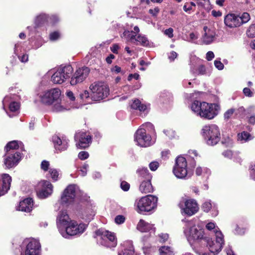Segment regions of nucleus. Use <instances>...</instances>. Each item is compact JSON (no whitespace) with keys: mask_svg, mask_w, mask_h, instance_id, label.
Listing matches in <instances>:
<instances>
[{"mask_svg":"<svg viewBox=\"0 0 255 255\" xmlns=\"http://www.w3.org/2000/svg\"><path fill=\"white\" fill-rule=\"evenodd\" d=\"M76 187L75 185H69L64 190L61 198L62 204L68 205L72 203L76 196Z\"/></svg>","mask_w":255,"mask_h":255,"instance_id":"18","label":"nucleus"},{"mask_svg":"<svg viewBox=\"0 0 255 255\" xmlns=\"http://www.w3.org/2000/svg\"><path fill=\"white\" fill-rule=\"evenodd\" d=\"M185 226L184 234L190 244H201L209 249L210 239L204 237V231L202 229L193 225L191 221L186 222Z\"/></svg>","mask_w":255,"mask_h":255,"instance_id":"1","label":"nucleus"},{"mask_svg":"<svg viewBox=\"0 0 255 255\" xmlns=\"http://www.w3.org/2000/svg\"><path fill=\"white\" fill-rule=\"evenodd\" d=\"M214 65L216 68L219 70H223L224 67V64L221 62L220 60H216L214 61Z\"/></svg>","mask_w":255,"mask_h":255,"instance_id":"51","label":"nucleus"},{"mask_svg":"<svg viewBox=\"0 0 255 255\" xmlns=\"http://www.w3.org/2000/svg\"><path fill=\"white\" fill-rule=\"evenodd\" d=\"M89 167V165L85 163L80 169L81 175L83 176H85L87 174V169Z\"/></svg>","mask_w":255,"mask_h":255,"instance_id":"57","label":"nucleus"},{"mask_svg":"<svg viewBox=\"0 0 255 255\" xmlns=\"http://www.w3.org/2000/svg\"><path fill=\"white\" fill-rule=\"evenodd\" d=\"M72 221L66 211L60 212L57 217V226L59 232L60 230H63Z\"/></svg>","mask_w":255,"mask_h":255,"instance_id":"22","label":"nucleus"},{"mask_svg":"<svg viewBox=\"0 0 255 255\" xmlns=\"http://www.w3.org/2000/svg\"><path fill=\"white\" fill-rule=\"evenodd\" d=\"M19 144H21V142L16 140L9 142L5 147V152H19L16 150L19 148Z\"/></svg>","mask_w":255,"mask_h":255,"instance_id":"32","label":"nucleus"},{"mask_svg":"<svg viewBox=\"0 0 255 255\" xmlns=\"http://www.w3.org/2000/svg\"><path fill=\"white\" fill-rule=\"evenodd\" d=\"M87 228L84 224H78L76 221H72L63 230H60V234L65 238L70 236L78 235L82 234Z\"/></svg>","mask_w":255,"mask_h":255,"instance_id":"10","label":"nucleus"},{"mask_svg":"<svg viewBox=\"0 0 255 255\" xmlns=\"http://www.w3.org/2000/svg\"><path fill=\"white\" fill-rule=\"evenodd\" d=\"M110 48H111V51L113 53H114L115 54H118V50L119 49L120 47L117 44H114L112 45V46Z\"/></svg>","mask_w":255,"mask_h":255,"instance_id":"62","label":"nucleus"},{"mask_svg":"<svg viewBox=\"0 0 255 255\" xmlns=\"http://www.w3.org/2000/svg\"><path fill=\"white\" fill-rule=\"evenodd\" d=\"M136 228L141 232H147L150 231L154 232L155 230L153 225L149 224L142 219L139 220Z\"/></svg>","mask_w":255,"mask_h":255,"instance_id":"29","label":"nucleus"},{"mask_svg":"<svg viewBox=\"0 0 255 255\" xmlns=\"http://www.w3.org/2000/svg\"><path fill=\"white\" fill-rule=\"evenodd\" d=\"M163 132L166 134V135L170 138H171L175 136L174 131L171 129L164 130Z\"/></svg>","mask_w":255,"mask_h":255,"instance_id":"56","label":"nucleus"},{"mask_svg":"<svg viewBox=\"0 0 255 255\" xmlns=\"http://www.w3.org/2000/svg\"><path fill=\"white\" fill-rule=\"evenodd\" d=\"M115 221L117 224H123L125 221V217L123 215H118L116 217Z\"/></svg>","mask_w":255,"mask_h":255,"instance_id":"48","label":"nucleus"},{"mask_svg":"<svg viewBox=\"0 0 255 255\" xmlns=\"http://www.w3.org/2000/svg\"><path fill=\"white\" fill-rule=\"evenodd\" d=\"M134 141L141 147H147L154 143L151 140L150 135L147 134L146 129L143 128L138 129L134 134Z\"/></svg>","mask_w":255,"mask_h":255,"instance_id":"13","label":"nucleus"},{"mask_svg":"<svg viewBox=\"0 0 255 255\" xmlns=\"http://www.w3.org/2000/svg\"><path fill=\"white\" fill-rule=\"evenodd\" d=\"M239 15L234 13H229L225 16L224 23L226 26L229 28H236L241 25Z\"/></svg>","mask_w":255,"mask_h":255,"instance_id":"21","label":"nucleus"},{"mask_svg":"<svg viewBox=\"0 0 255 255\" xmlns=\"http://www.w3.org/2000/svg\"><path fill=\"white\" fill-rule=\"evenodd\" d=\"M73 71V69L70 65L61 66L52 75L51 81L54 84H62L70 78Z\"/></svg>","mask_w":255,"mask_h":255,"instance_id":"9","label":"nucleus"},{"mask_svg":"<svg viewBox=\"0 0 255 255\" xmlns=\"http://www.w3.org/2000/svg\"><path fill=\"white\" fill-rule=\"evenodd\" d=\"M222 143L227 147L232 146L233 144V139L229 136L224 138L222 141Z\"/></svg>","mask_w":255,"mask_h":255,"instance_id":"44","label":"nucleus"},{"mask_svg":"<svg viewBox=\"0 0 255 255\" xmlns=\"http://www.w3.org/2000/svg\"><path fill=\"white\" fill-rule=\"evenodd\" d=\"M202 134L207 144L209 145L216 144L221 138L219 128L215 125L204 126L202 129Z\"/></svg>","mask_w":255,"mask_h":255,"instance_id":"5","label":"nucleus"},{"mask_svg":"<svg viewBox=\"0 0 255 255\" xmlns=\"http://www.w3.org/2000/svg\"><path fill=\"white\" fill-rule=\"evenodd\" d=\"M140 128H143L146 129V130H148L149 131H154V126L153 125L150 123H146L144 124H143Z\"/></svg>","mask_w":255,"mask_h":255,"instance_id":"46","label":"nucleus"},{"mask_svg":"<svg viewBox=\"0 0 255 255\" xmlns=\"http://www.w3.org/2000/svg\"><path fill=\"white\" fill-rule=\"evenodd\" d=\"M90 73V69L86 67H83L78 69L72 75L70 84L74 86L83 82L88 77Z\"/></svg>","mask_w":255,"mask_h":255,"instance_id":"17","label":"nucleus"},{"mask_svg":"<svg viewBox=\"0 0 255 255\" xmlns=\"http://www.w3.org/2000/svg\"><path fill=\"white\" fill-rule=\"evenodd\" d=\"M52 141L55 149L57 151H62L67 149L68 146V140L66 138H60L57 135H54L52 137Z\"/></svg>","mask_w":255,"mask_h":255,"instance_id":"23","label":"nucleus"},{"mask_svg":"<svg viewBox=\"0 0 255 255\" xmlns=\"http://www.w3.org/2000/svg\"><path fill=\"white\" fill-rule=\"evenodd\" d=\"M164 34L167 36L169 38H172L173 37V29L172 28H169L166 29L164 31Z\"/></svg>","mask_w":255,"mask_h":255,"instance_id":"54","label":"nucleus"},{"mask_svg":"<svg viewBox=\"0 0 255 255\" xmlns=\"http://www.w3.org/2000/svg\"><path fill=\"white\" fill-rule=\"evenodd\" d=\"M40 245L36 240H31L27 244L24 253L21 255H40Z\"/></svg>","mask_w":255,"mask_h":255,"instance_id":"20","label":"nucleus"},{"mask_svg":"<svg viewBox=\"0 0 255 255\" xmlns=\"http://www.w3.org/2000/svg\"><path fill=\"white\" fill-rule=\"evenodd\" d=\"M131 108L134 110H138L140 112H145L147 109L146 105L141 104L138 99H135L131 104Z\"/></svg>","mask_w":255,"mask_h":255,"instance_id":"33","label":"nucleus"},{"mask_svg":"<svg viewBox=\"0 0 255 255\" xmlns=\"http://www.w3.org/2000/svg\"><path fill=\"white\" fill-rule=\"evenodd\" d=\"M240 22L241 23V25L244 23H247L251 19L250 15L248 12H244L241 16Z\"/></svg>","mask_w":255,"mask_h":255,"instance_id":"40","label":"nucleus"},{"mask_svg":"<svg viewBox=\"0 0 255 255\" xmlns=\"http://www.w3.org/2000/svg\"><path fill=\"white\" fill-rule=\"evenodd\" d=\"M51 105L52 106V109L53 111L55 112H62L70 109V107L65 105L61 102L60 98H59V101L54 102Z\"/></svg>","mask_w":255,"mask_h":255,"instance_id":"31","label":"nucleus"},{"mask_svg":"<svg viewBox=\"0 0 255 255\" xmlns=\"http://www.w3.org/2000/svg\"><path fill=\"white\" fill-rule=\"evenodd\" d=\"M178 206L183 213L190 216L194 215L199 210L197 201L193 199L181 200L179 202Z\"/></svg>","mask_w":255,"mask_h":255,"instance_id":"11","label":"nucleus"},{"mask_svg":"<svg viewBox=\"0 0 255 255\" xmlns=\"http://www.w3.org/2000/svg\"><path fill=\"white\" fill-rule=\"evenodd\" d=\"M92 91L91 99L94 101H100L106 98L109 94L107 85L103 82H95L90 86Z\"/></svg>","mask_w":255,"mask_h":255,"instance_id":"8","label":"nucleus"},{"mask_svg":"<svg viewBox=\"0 0 255 255\" xmlns=\"http://www.w3.org/2000/svg\"><path fill=\"white\" fill-rule=\"evenodd\" d=\"M235 112V109L233 108H231L227 110L224 114V117L225 119L228 120H229L231 117L233 115L234 113Z\"/></svg>","mask_w":255,"mask_h":255,"instance_id":"47","label":"nucleus"},{"mask_svg":"<svg viewBox=\"0 0 255 255\" xmlns=\"http://www.w3.org/2000/svg\"><path fill=\"white\" fill-rule=\"evenodd\" d=\"M243 92L245 96L248 97H252L254 94V89L251 90L247 87L244 88Z\"/></svg>","mask_w":255,"mask_h":255,"instance_id":"45","label":"nucleus"},{"mask_svg":"<svg viewBox=\"0 0 255 255\" xmlns=\"http://www.w3.org/2000/svg\"><path fill=\"white\" fill-rule=\"evenodd\" d=\"M2 181L1 189H0V197L5 194L10 189L12 179L11 176L6 173L0 175Z\"/></svg>","mask_w":255,"mask_h":255,"instance_id":"24","label":"nucleus"},{"mask_svg":"<svg viewBox=\"0 0 255 255\" xmlns=\"http://www.w3.org/2000/svg\"><path fill=\"white\" fill-rule=\"evenodd\" d=\"M160 238V242L164 243L168 239V235L167 234H161L159 235Z\"/></svg>","mask_w":255,"mask_h":255,"instance_id":"61","label":"nucleus"},{"mask_svg":"<svg viewBox=\"0 0 255 255\" xmlns=\"http://www.w3.org/2000/svg\"><path fill=\"white\" fill-rule=\"evenodd\" d=\"M61 91L58 88H53L44 92L40 95V101L46 105H51L56 101H59Z\"/></svg>","mask_w":255,"mask_h":255,"instance_id":"12","label":"nucleus"},{"mask_svg":"<svg viewBox=\"0 0 255 255\" xmlns=\"http://www.w3.org/2000/svg\"><path fill=\"white\" fill-rule=\"evenodd\" d=\"M123 36L127 39L128 41L136 45H140L143 46H146L149 45V41L147 37L141 34L138 35L133 34L132 31L125 30L123 32Z\"/></svg>","mask_w":255,"mask_h":255,"instance_id":"15","label":"nucleus"},{"mask_svg":"<svg viewBox=\"0 0 255 255\" xmlns=\"http://www.w3.org/2000/svg\"><path fill=\"white\" fill-rule=\"evenodd\" d=\"M50 164L49 161L47 160H43L41 163V168L44 170V171H46L48 170Z\"/></svg>","mask_w":255,"mask_h":255,"instance_id":"49","label":"nucleus"},{"mask_svg":"<svg viewBox=\"0 0 255 255\" xmlns=\"http://www.w3.org/2000/svg\"><path fill=\"white\" fill-rule=\"evenodd\" d=\"M21 158L20 152H5L3 164L6 169H10L17 165Z\"/></svg>","mask_w":255,"mask_h":255,"instance_id":"16","label":"nucleus"},{"mask_svg":"<svg viewBox=\"0 0 255 255\" xmlns=\"http://www.w3.org/2000/svg\"><path fill=\"white\" fill-rule=\"evenodd\" d=\"M157 198L151 195H148L136 200L134 203L135 210L139 213L149 212L156 206Z\"/></svg>","mask_w":255,"mask_h":255,"instance_id":"4","label":"nucleus"},{"mask_svg":"<svg viewBox=\"0 0 255 255\" xmlns=\"http://www.w3.org/2000/svg\"><path fill=\"white\" fill-rule=\"evenodd\" d=\"M183 9L185 12L190 13V11L192 10V7L188 2H186L183 6Z\"/></svg>","mask_w":255,"mask_h":255,"instance_id":"63","label":"nucleus"},{"mask_svg":"<svg viewBox=\"0 0 255 255\" xmlns=\"http://www.w3.org/2000/svg\"><path fill=\"white\" fill-rule=\"evenodd\" d=\"M149 168L152 171H155L159 167V163L156 161L151 162L149 165Z\"/></svg>","mask_w":255,"mask_h":255,"instance_id":"55","label":"nucleus"},{"mask_svg":"<svg viewBox=\"0 0 255 255\" xmlns=\"http://www.w3.org/2000/svg\"><path fill=\"white\" fill-rule=\"evenodd\" d=\"M20 108L19 103L16 102H12L10 103L9 105V109L11 112H16Z\"/></svg>","mask_w":255,"mask_h":255,"instance_id":"43","label":"nucleus"},{"mask_svg":"<svg viewBox=\"0 0 255 255\" xmlns=\"http://www.w3.org/2000/svg\"><path fill=\"white\" fill-rule=\"evenodd\" d=\"M159 8L158 7H156L154 9H150L149 13L152 16H155L159 13Z\"/></svg>","mask_w":255,"mask_h":255,"instance_id":"60","label":"nucleus"},{"mask_svg":"<svg viewBox=\"0 0 255 255\" xmlns=\"http://www.w3.org/2000/svg\"><path fill=\"white\" fill-rule=\"evenodd\" d=\"M138 178L141 180H151L152 176L146 167H140L136 170Z\"/></svg>","mask_w":255,"mask_h":255,"instance_id":"30","label":"nucleus"},{"mask_svg":"<svg viewBox=\"0 0 255 255\" xmlns=\"http://www.w3.org/2000/svg\"><path fill=\"white\" fill-rule=\"evenodd\" d=\"M47 16L44 13H42L37 16L36 18L35 22L37 25L44 22L47 20Z\"/></svg>","mask_w":255,"mask_h":255,"instance_id":"42","label":"nucleus"},{"mask_svg":"<svg viewBox=\"0 0 255 255\" xmlns=\"http://www.w3.org/2000/svg\"><path fill=\"white\" fill-rule=\"evenodd\" d=\"M53 186L48 181H40L36 187L37 196L40 199H45L50 196L53 192Z\"/></svg>","mask_w":255,"mask_h":255,"instance_id":"14","label":"nucleus"},{"mask_svg":"<svg viewBox=\"0 0 255 255\" xmlns=\"http://www.w3.org/2000/svg\"><path fill=\"white\" fill-rule=\"evenodd\" d=\"M191 109L197 116L211 120L218 115L220 107L217 104H209L205 102L195 101L191 105Z\"/></svg>","mask_w":255,"mask_h":255,"instance_id":"2","label":"nucleus"},{"mask_svg":"<svg viewBox=\"0 0 255 255\" xmlns=\"http://www.w3.org/2000/svg\"><path fill=\"white\" fill-rule=\"evenodd\" d=\"M173 172L177 178L180 179L189 178L192 175L191 172L187 171L186 159L181 156L177 157L176 159Z\"/></svg>","mask_w":255,"mask_h":255,"instance_id":"7","label":"nucleus"},{"mask_svg":"<svg viewBox=\"0 0 255 255\" xmlns=\"http://www.w3.org/2000/svg\"><path fill=\"white\" fill-rule=\"evenodd\" d=\"M213 206V205H212L210 200L206 201L202 204V209L204 212L208 213L212 208Z\"/></svg>","mask_w":255,"mask_h":255,"instance_id":"38","label":"nucleus"},{"mask_svg":"<svg viewBox=\"0 0 255 255\" xmlns=\"http://www.w3.org/2000/svg\"><path fill=\"white\" fill-rule=\"evenodd\" d=\"M247 35L249 37H255V23L251 24L246 32Z\"/></svg>","mask_w":255,"mask_h":255,"instance_id":"39","label":"nucleus"},{"mask_svg":"<svg viewBox=\"0 0 255 255\" xmlns=\"http://www.w3.org/2000/svg\"><path fill=\"white\" fill-rule=\"evenodd\" d=\"M191 71L195 74L203 75L206 74V70L205 66L200 65L197 69L195 70L193 67H191Z\"/></svg>","mask_w":255,"mask_h":255,"instance_id":"36","label":"nucleus"},{"mask_svg":"<svg viewBox=\"0 0 255 255\" xmlns=\"http://www.w3.org/2000/svg\"><path fill=\"white\" fill-rule=\"evenodd\" d=\"M250 176L253 179L255 180V163L251 165L250 167Z\"/></svg>","mask_w":255,"mask_h":255,"instance_id":"59","label":"nucleus"},{"mask_svg":"<svg viewBox=\"0 0 255 255\" xmlns=\"http://www.w3.org/2000/svg\"><path fill=\"white\" fill-rule=\"evenodd\" d=\"M134 251L132 243L130 241H127L122 245L121 251L119 253V255H134Z\"/></svg>","mask_w":255,"mask_h":255,"instance_id":"26","label":"nucleus"},{"mask_svg":"<svg viewBox=\"0 0 255 255\" xmlns=\"http://www.w3.org/2000/svg\"><path fill=\"white\" fill-rule=\"evenodd\" d=\"M60 37V34L57 31L52 32L50 34V39L52 41H55L58 39Z\"/></svg>","mask_w":255,"mask_h":255,"instance_id":"53","label":"nucleus"},{"mask_svg":"<svg viewBox=\"0 0 255 255\" xmlns=\"http://www.w3.org/2000/svg\"><path fill=\"white\" fill-rule=\"evenodd\" d=\"M159 251L160 255H170L173 253V250L168 246L161 247Z\"/></svg>","mask_w":255,"mask_h":255,"instance_id":"37","label":"nucleus"},{"mask_svg":"<svg viewBox=\"0 0 255 255\" xmlns=\"http://www.w3.org/2000/svg\"><path fill=\"white\" fill-rule=\"evenodd\" d=\"M195 173L197 176L208 177L210 174V170L205 167L198 166L195 170Z\"/></svg>","mask_w":255,"mask_h":255,"instance_id":"35","label":"nucleus"},{"mask_svg":"<svg viewBox=\"0 0 255 255\" xmlns=\"http://www.w3.org/2000/svg\"><path fill=\"white\" fill-rule=\"evenodd\" d=\"M94 238H96L100 243L104 246L112 248L117 245V240L114 233L104 229L97 230Z\"/></svg>","mask_w":255,"mask_h":255,"instance_id":"6","label":"nucleus"},{"mask_svg":"<svg viewBox=\"0 0 255 255\" xmlns=\"http://www.w3.org/2000/svg\"><path fill=\"white\" fill-rule=\"evenodd\" d=\"M206 228L209 231H212L216 236V243L210 239V244H209V250L211 253L215 255L219 253L223 248L224 244V235L220 231L218 230V227L216 226L214 223H208L206 225Z\"/></svg>","mask_w":255,"mask_h":255,"instance_id":"3","label":"nucleus"},{"mask_svg":"<svg viewBox=\"0 0 255 255\" xmlns=\"http://www.w3.org/2000/svg\"><path fill=\"white\" fill-rule=\"evenodd\" d=\"M80 98L83 100H86L88 99L90 96L89 93L88 91L85 90L80 94Z\"/></svg>","mask_w":255,"mask_h":255,"instance_id":"58","label":"nucleus"},{"mask_svg":"<svg viewBox=\"0 0 255 255\" xmlns=\"http://www.w3.org/2000/svg\"><path fill=\"white\" fill-rule=\"evenodd\" d=\"M253 139V136L247 131H243L238 134V140L244 143Z\"/></svg>","mask_w":255,"mask_h":255,"instance_id":"34","label":"nucleus"},{"mask_svg":"<svg viewBox=\"0 0 255 255\" xmlns=\"http://www.w3.org/2000/svg\"><path fill=\"white\" fill-rule=\"evenodd\" d=\"M214 57V54L212 51H208L206 53V59L208 61H211L212 60Z\"/></svg>","mask_w":255,"mask_h":255,"instance_id":"64","label":"nucleus"},{"mask_svg":"<svg viewBox=\"0 0 255 255\" xmlns=\"http://www.w3.org/2000/svg\"><path fill=\"white\" fill-rule=\"evenodd\" d=\"M33 207V200L32 198H28L24 199L19 203L17 210L25 212H30Z\"/></svg>","mask_w":255,"mask_h":255,"instance_id":"27","label":"nucleus"},{"mask_svg":"<svg viewBox=\"0 0 255 255\" xmlns=\"http://www.w3.org/2000/svg\"><path fill=\"white\" fill-rule=\"evenodd\" d=\"M121 187L125 191H127L129 190L130 185L126 181H123L121 183Z\"/></svg>","mask_w":255,"mask_h":255,"instance_id":"52","label":"nucleus"},{"mask_svg":"<svg viewBox=\"0 0 255 255\" xmlns=\"http://www.w3.org/2000/svg\"><path fill=\"white\" fill-rule=\"evenodd\" d=\"M89 156L88 152L85 151H81L78 154V157L81 160H85L88 158Z\"/></svg>","mask_w":255,"mask_h":255,"instance_id":"50","label":"nucleus"},{"mask_svg":"<svg viewBox=\"0 0 255 255\" xmlns=\"http://www.w3.org/2000/svg\"><path fill=\"white\" fill-rule=\"evenodd\" d=\"M204 32L202 37V42L203 43L208 45L213 42L215 38V32L208 28L207 26L203 28Z\"/></svg>","mask_w":255,"mask_h":255,"instance_id":"25","label":"nucleus"},{"mask_svg":"<svg viewBox=\"0 0 255 255\" xmlns=\"http://www.w3.org/2000/svg\"><path fill=\"white\" fill-rule=\"evenodd\" d=\"M75 140L77 142V147L85 148L89 146V143L91 142V137L86 132L80 131L75 134Z\"/></svg>","mask_w":255,"mask_h":255,"instance_id":"19","label":"nucleus"},{"mask_svg":"<svg viewBox=\"0 0 255 255\" xmlns=\"http://www.w3.org/2000/svg\"><path fill=\"white\" fill-rule=\"evenodd\" d=\"M49 174L50 175L51 178L54 181H56L58 180L59 173L56 169L53 168L50 169Z\"/></svg>","mask_w":255,"mask_h":255,"instance_id":"41","label":"nucleus"},{"mask_svg":"<svg viewBox=\"0 0 255 255\" xmlns=\"http://www.w3.org/2000/svg\"><path fill=\"white\" fill-rule=\"evenodd\" d=\"M140 181L141 183L139 189L141 193L146 194L153 191V188L151 183V180H141Z\"/></svg>","mask_w":255,"mask_h":255,"instance_id":"28","label":"nucleus"}]
</instances>
